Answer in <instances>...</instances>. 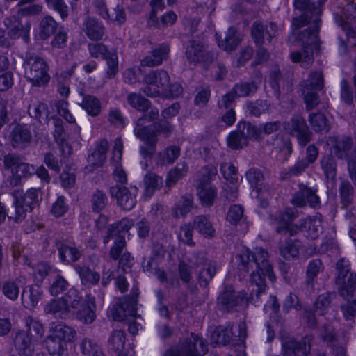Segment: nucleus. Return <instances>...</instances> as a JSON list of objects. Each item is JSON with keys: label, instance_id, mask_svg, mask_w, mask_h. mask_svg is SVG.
Instances as JSON below:
<instances>
[{"label": "nucleus", "instance_id": "nucleus-1", "mask_svg": "<svg viewBox=\"0 0 356 356\" xmlns=\"http://www.w3.org/2000/svg\"><path fill=\"white\" fill-rule=\"evenodd\" d=\"M236 261L241 272L250 273V294L248 296L244 291H236L232 285H225L216 302L218 308L223 312L237 311L238 307L249 302L257 305L266 294V277L272 282L275 279L268 252L262 248H256L254 251L242 249L236 256Z\"/></svg>", "mask_w": 356, "mask_h": 356}, {"label": "nucleus", "instance_id": "nucleus-2", "mask_svg": "<svg viewBox=\"0 0 356 356\" xmlns=\"http://www.w3.org/2000/svg\"><path fill=\"white\" fill-rule=\"evenodd\" d=\"M325 1L318 0V6H316L314 3H311L310 0L293 1L295 8L304 11L301 16L293 18L292 22L293 29H298L306 24H311V26L300 32L296 38L302 42V53L293 51L290 56L293 63H300L303 68H308L312 65L314 47L317 49L319 46L318 34L321 22L320 16L322 13L321 6Z\"/></svg>", "mask_w": 356, "mask_h": 356}, {"label": "nucleus", "instance_id": "nucleus-3", "mask_svg": "<svg viewBox=\"0 0 356 356\" xmlns=\"http://www.w3.org/2000/svg\"><path fill=\"white\" fill-rule=\"evenodd\" d=\"M24 76L33 87H44L50 81L47 61L35 54H26L23 60Z\"/></svg>", "mask_w": 356, "mask_h": 356}, {"label": "nucleus", "instance_id": "nucleus-4", "mask_svg": "<svg viewBox=\"0 0 356 356\" xmlns=\"http://www.w3.org/2000/svg\"><path fill=\"white\" fill-rule=\"evenodd\" d=\"M249 140H261V130L249 122L241 121L238 123L236 129L230 132L227 143L229 147L238 150L248 146Z\"/></svg>", "mask_w": 356, "mask_h": 356}, {"label": "nucleus", "instance_id": "nucleus-5", "mask_svg": "<svg viewBox=\"0 0 356 356\" xmlns=\"http://www.w3.org/2000/svg\"><path fill=\"white\" fill-rule=\"evenodd\" d=\"M336 269L335 284L339 294L343 298L352 297L356 289V273L351 270L349 261L345 259L337 262Z\"/></svg>", "mask_w": 356, "mask_h": 356}, {"label": "nucleus", "instance_id": "nucleus-6", "mask_svg": "<svg viewBox=\"0 0 356 356\" xmlns=\"http://www.w3.org/2000/svg\"><path fill=\"white\" fill-rule=\"evenodd\" d=\"M15 198V221L22 220L25 218L26 213L32 211L35 207L38 206L42 200V194L39 189L31 188L25 193L23 191L17 190L13 192Z\"/></svg>", "mask_w": 356, "mask_h": 356}, {"label": "nucleus", "instance_id": "nucleus-7", "mask_svg": "<svg viewBox=\"0 0 356 356\" xmlns=\"http://www.w3.org/2000/svg\"><path fill=\"white\" fill-rule=\"evenodd\" d=\"M298 210L295 208H287L284 211H279L270 216L271 224L276 226L275 231L280 234L294 236L304 229L303 222L293 225L292 222L298 217Z\"/></svg>", "mask_w": 356, "mask_h": 356}, {"label": "nucleus", "instance_id": "nucleus-8", "mask_svg": "<svg viewBox=\"0 0 356 356\" xmlns=\"http://www.w3.org/2000/svg\"><path fill=\"white\" fill-rule=\"evenodd\" d=\"M170 80L168 73L163 70L151 71L144 77L147 86L143 88V92L148 97H157L160 90L167 91Z\"/></svg>", "mask_w": 356, "mask_h": 356}, {"label": "nucleus", "instance_id": "nucleus-9", "mask_svg": "<svg viewBox=\"0 0 356 356\" xmlns=\"http://www.w3.org/2000/svg\"><path fill=\"white\" fill-rule=\"evenodd\" d=\"M207 346L203 339L191 334L184 342L179 350L170 348L164 356H201L207 352Z\"/></svg>", "mask_w": 356, "mask_h": 356}, {"label": "nucleus", "instance_id": "nucleus-10", "mask_svg": "<svg viewBox=\"0 0 356 356\" xmlns=\"http://www.w3.org/2000/svg\"><path fill=\"white\" fill-rule=\"evenodd\" d=\"M291 202L300 208L305 207L307 204L314 209H318L321 207V202L317 194V189L304 184L298 185V191L293 194Z\"/></svg>", "mask_w": 356, "mask_h": 356}, {"label": "nucleus", "instance_id": "nucleus-11", "mask_svg": "<svg viewBox=\"0 0 356 356\" xmlns=\"http://www.w3.org/2000/svg\"><path fill=\"white\" fill-rule=\"evenodd\" d=\"M185 55L190 64L195 65L197 63H202L205 67L215 60L214 54L207 51L204 47L196 40L188 42Z\"/></svg>", "mask_w": 356, "mask_h": 356}, {"label": "nucleus", "instance_id": "nucleus-12", "mask_svg": "<svg viewBox=\"0 0 356 356\" xmlns=\"http://www.w3.org/2000/svg\"><path fill=\"white\" fill-rule=\"evenodd\" d=\"M282 341V354L283 356H297L301 352L300 356H311V341L309 337L302 338L300 341L293 337H284L280 336Z\"/></svg>", "mask_w": 356, "mask_h": 356}, {"label": "nucleus", "instance_id": "nucleus-13", "mask_svg": "<svg viewBox=\"0 0 356 356\" xmlns=\"http://www.w3.org/2000/svg\"><path fill=\"white\" fill-rule=\"evenodd\" d=\"M191 261L196 266H201L197 275V282L201 287L207 288L217 272V263L214 261H207L202 252H198L194 255Z\"/></svg>", "mask_w": 356, "mask_h": 356}, {"label": "nucleus", "instance_id": "nucleus-14", "mask_svg": "<svg viewBox=\"0 0 356 356\" xmlns=\"http://www.w3.org/2000/svg\"><path fill=\"white\" fill-rule=\"evenodd\" d=\"M286 126L289 134L296 138L301 147H305L312 140L313 134L301 115L293 116Z\"/></svg>", "mask_w": 356, "mask_h": 356}, {"label": "nucleus", "instance_id": "nucleus-15", "mask_svg": "<svg viewBox=\"0 0 356 356\" xmlns=\"http://www.w3.org/2000/svg\"><path fill=\"white\" fill-rule=\"evenodd\" d=\"M137 188L134 191L125 186L115 185L111 186L109 193L112 198H115L117 204L124 210H131L136 204Z\"/></svg>", "mask_w": 356, "mask_h": 356}, {"label": "nucleus", "instance_id": "nucleus-16", "mask_svg": "<svg viewBox=\"0 0 356 356\" xmlns=\"http://www.w3.org/2000/svg\"><path fill=\"white\" fill-rule=\"evenodd\" d=\"M335 20L346 31L348 38H356L352 25L356 21V4L353 1H348L343 6L341 15H335Z\"/></svg>", "mask_w": 356, "mask_h": 356}, {"label": "nucleus", "instance_id": "nucleus-17", "mask_svg": "<svg viewBox=\"0 0 356 356\" xmlns=\"http://www.w3.org/2000/svg\"><path fill=\"white\" fill-rule=\"evenodd\" d=\"M277 26L274 22L264 24L260 21H255L251 26V35L256 45L263 44L264 38L271 42L272 38L276 36Z\"/></svg>", "mask_w": 356, "mask_h": 356}, {"label": "nucleus", "instance_id": "nucleus-18", "mask_svg": "<svg viewBox=\"0 0 356 356\" xmlns=\"http://www.w3.org/2000/svg\"><path fill=\"white\" fill-rule=\"evenodd\" d=\"M55 246L58 252L60 260L64 264H70L76 262L82 255L81 250L67 241L56 239Z\"/></svg>", "mask_w": 356, "mask_h": 356}, {"label": "nucleus", "instance_id": "nucleus-19", "mask_svg": "<svg viewBox=\"0 0 356 356\" xmlns=\"http://www.w3.org/2000/svg\"><path fill=\"white\" fill-rule=\"evenodd\" d=\"M33 340L24 330H19L13 338V345L19 356H33L35 350Z\"/></svg>", "mask_w": 356, "mask_h": 356}, {"label": "nucleus", "instance_id": "nucleus-20", "mask_svg": "<svg viewBox=\"0 0 356 356\" xmlns=\"http://www.w3.org/2000/svg\"><path fill=\"white\" fill-rule=\"evenodd\" d=\"M4 23L8 30V35L10 39L13 40L22 37L25 42H28L30 30L29 24L23 25L15 15L6 18Z\"/></svg>", "mask_w": 356, "mask_h": 356}, {"label": "nucleus", "instance_id": "nucleus-21", "mask_svg": "<svg viewBox=\"0 0 356 356\" xmlns=\"http://www.w3.org/2000/svg\"><path fill=\"white\" fill-rule=\"evenodd\" d=\"M82 31L90 40L94 41L102 40L106 32L101 22L89 16L83 19Z\"/></svg>", "mask_w": 356, "mask_h": 356}, {"label": "nucleus", "instance_id": "nucleus-22", "mask_svg": "<svg viewBox=\"0 0 356 356\" xmlns=\"http://www.w3.org/2000/svg\"><path fill=\"white\" fill-rule=\"evenodd\" d=\"M170 47L167 44H161L152 49L149 54L141 60V65L155 67L162 64L163 60L168 58Z\"/></svg>", "mask_w": 356, "mask_h": 356}, {"label": "nucleus", "instance_id": "nucleus-23", "mask_svg": "<svg viewBox=\"0 0 356 356\" xmlns=\"http://www.w3.org/2000/svg\"><path fill=\"white\" fill-rule=\"evenodd\" d=\"M12 145L14 147L24 148L32 140V134L25 124H17L10 135Z\"/></svg>", "mask_w": 356, "mask_h": 356}, {"label": "nucleus", "instance_id": "nucleus-24", "mask_svg": "<svg viewBox=\"0 0 356 356\" xmlns=\"http://www.w3.org/2000/svg\"><path fill=\"white\" fill-rule=\"evenodd\" d=\"M81 97V101L79 105L92 117L98 116L101 113V102L99 99L94 95L86 93L83 90L79 92Z\"/></svg>", "mask_w": 356, "mask_h": 356}, {"label": "nucleus", "instance_id": "nucleus-25", "mask_svg": "<svg viewBox=\"0 0 356 356\" xmlns=\"http://www.w3.org/2000/svg\"><path fill=\"white\" fill-rule=\"evenodd\" d=\"M133 225L132 220L124 218L121 220L111 225L106 231V234L103 237V243L107 244L111 238H115L120 236H124Z\"/></svg>", "mask_w": 356, "mask_h": 356}, {"label": "nucleus", "instance_id": "nucleus-26", "mask_svg": "<svg viewBox=\"0 0 356 356\" xmlns=\"http://www.w3.org/2000/svg\"><path fill=\"white\" fill-rule=\"evenodd\" d=\"M136 315V308L132 301H125L113 307V318L115 321L126 322L129 318H135Z\"/></svg>", "mask_w": 356, "mask_h": 356}, {"label": "nucleus", "instance_id": "nucleus-27", "mask_svg": "<svg viewBox=\"0 0 356 356\" xmlns=\"http://www.w3.org/2000/svg\"><path fill=\"white\" fill-rule=\"evenodd\" d=\"M24 280V277H19L15 280L4 282L1 287L3 294L12 301L16 300L19 297L20 289L26 284Z\"/></svg>", "mask_w": 356, "mask_h": 356}, {"label": "nucleus", "instance_id": "nucleus-28", "mask_svg": "<svg viewBox=\"0 0 356 356\" xmlns=\"http://www.w3.org/2000/svg\"><path fill=\"white\" fill-rule=\"evenodd\" d=\"M95 298L88 296L86 302L76 312V318L84 324H90L95 319Z\"/></svg>", "mask_w": 356, "mask_h": 356}, {"label": "nucleus", "instance_id": "nucleus-29", "mask_svg": "<svg viewBox=\"0 0 356 356\" xmlns=\"http://www.w3.org/2000/svg\"><path fill=\"white\" fill-rule=\"evenodd\" d=\"M193 195L191 193H186L181 196L180 200L172 209V214L175 218L184 217L193 208Z\"/></svg>", "mask_w": 356, "mask_h": 356}, {"label": "nucleus", "instance_id": "nucleus-30", "mask_svg": "<svg viewBox=\"0 0 356 356\" xmlns=\"http://www.w3.org/2000/svg\"><path fill=\"white\" fill-rule=\"evenodd\" d=\"M44 312L47 315L60 318H65L70 313L61 298H54L48 302L44 307Z\"/></svg>", "mask_w": 356, "mask_h": 356}, {"label": "nucleus", "instance_id": "nucleus-31", "mask_svg": "<svg viewBox=\"0 0 356 356\" xmlns=\"http://www.w3.org/2000/svg\"><path fill=\"white\" fill-rule=\"evenodd\" d=\"M108 148V142L106 140H102L93 152L89 154L88 163L95 168L102 166L106 160Z\"/></svg>", "mask_w": 356, "mask_h": 356}, {"label": "nucleus", "instance_id": "nucleus-32", "mask_svg": "<svg viewBox=\"0 0 356 356\" xmlns=\"http://www.w3.org/2000/svg\"><path fill=\"white\" fill-rule=\"evenodd\" d=\"M193 228L204 237L212 238L215 234V229L209 216H196L193 220Z\"/></svg>", "mask_w": 356, "mask_h": 356}, {"label": "nucleus", "instance_id": "nucleus-33", "mask_svg": "<svg viewBox=\"0 0 356 356\" xmlns=\"http://www.w3.org/2000/svg\"><path fill=\"white\" fill-rule=\"evenodd\" d=\"M180 156V148L175 145L166 147L163 152L156 155L155 161L157 165L172 164Z\"/></svg>", "mask_w": 356, "mask_h": 356}, {"label": "nucleus", "instance_id": "nucleus-34", "mask_svg": "<svg viewBox=\"0 0 356 356\" xmlns=\"http://www.w3.org/2000/svg\"><path fill=\"white\" fill-rule=\"evenodd\" d=\"M134 135L146 145H156L158 137L152 126L135 124Z\"/></svg>", "mask_w": 356, "mask_h": 356}, {"label": "nucleus", "instance_id": "nucleus-35", "mask_svg": "<svg viewBox=\"0 0 356 356\" xmlns=\"http://www.w3.org/2000/svg\"><path fill=\"white\" fill-rule=\"evenodd\" d=\"M125 343V334L122 330H113L108 339V346L109 349L118 353V356H133L127 353H120Z\"/></svg>", "mask_w": 356, "mask_h": 356}, {"label": "nucleus", "instance_id": "nucleus-36", "mask_svg": "<svg viewBox=\"0 0 356 356\" xmlns=\"http://www.w3.org/2000/svg\"><path fill=\"white\" fill-rule=\"evenodd\" d=\"M144 195L151 197L155 191L163 186V178L154 172L147 173L143 178Z\"/></svg>", "mask_w": 356, "mask_h": 356}, {"label": "nucleus", "instance_id": "nucleus-37", "mask_svg": "<svg viewBox=\"0 0 356 356\" xmlns=\"http://www.w3.org/2000/svg\"><path fill=\"white\" fill-rule=\"evenodd\" d=\"M28 113L29 115L35 120L42 122H49V111L48 106L44 102L40 101H34L29 106Z\"/></svg>", "mask_w": 356, "mask_h": 356}, {"label": "nucleus", "instance_id": "nucleus-38", "mask_svg": "<svg viewBox=\"0 0 356 356\" xmlns=\"http://www.w3.org/2000/svg\"><path fill=\"white\" fill-rule=\"evenodd\" d=\"M233 325L229 323L225 326H219L211 335L212 340L219 345H227L231 343L234 334Z\"/></svg>", "mask_w": 356, "mask_h": 356}, {"label": "nucleus", "instance_id": "nucleus-39", "mask_svg": "<svg viewBox=\"0 0 356 356\" xmlns=\"http://www.w3.org/2000/svg\"><path fill=\"white\" fill-rule=\"evenodd\" d=\"M74 269L83 285H96L99 282L100 275L88 266L76 265Z\"/></svg>", "mask_w": 356, "mask_h": 356}, {"label": "nucleus", "instance_id": "nucleus-40", "mask_svg": "<svg viewBox=\"0 0 356 356\" xmlns=\"http://www.w3.org/2000/svg\"><path fill=\"white\" fill-rule=\"evenodd\" d=\"M42 292L38 288L29 286V289H23L22 293V302L24 307L31 309L34 308L41 298Z\"/></svg>", "mask_w": 356, "mask_h": 356}, {"label": "nucleus", "instance_id": "nucleus-41", "mask_svg": "<svg viewBox=\"0 0 356 356\" xmlns=\"http://www.w3.org/2000/svg\"><path fill=\"white\" fill-rule=\"evenodd\" d=\"M61 298L69 309V312L71 309H76L83 306V304L87 300V299L84 300L81 292L74 288L70 289Z\"/></svg>", "mask_w": 356, "mask_h": 356}, {"label": "nucleus", "instance_id": "nucleus-42", "mask_svg": "<svg viewBox=\"0 0 356 356\" xmlns=\"http://www.w3.org/2000/svg\"><path fill=\"white\" fill-rule=\"evenodd\" d=\"M187 171L188 168L185 162L178 163L177 165L168 173L165 180V186L170 188L175 186L180 179L186 175Z\"/></svg>", "mask_w": 356, "mask_h": 356}, {"label": "nucleus", "instance_id": "nucleus-43", "mask_svg": "<svg viewBox=\"0 0 356 356\" xmlns=\"http://www.w3.org/2000/svg\"><path fill=\"white\" fill-rule=\"evenodd\" d=\"M241 37L237 33L235 26L229 28L225 38L221 42L219 46L222 47L226 51H232L236 49L241 42Z\"/></svg>", "mask_w": 356, "mask_h": 356}, {"label": "nucleus", "instance_id": "nucleus-44", "mask_svg": "<svg viewBox=\"0 0 356 356\" xmlns=\"http://www.w3.org/2000/svg\"><path fill=\"white\" fill-rule=\"evenodd\" d=\"M302 88L322 90L324 87V77L321 70L311 71L307 80L300 83Z\"/></svg>", "mask_w": 356, "mask_h": 356}, {"label": "nucleus", "instance_id": "nucleus-45", "mask_svg": "<svg viewBox=\"0 0 356 356\" xmlns=\"http://www.w3.org/2000/svg\"><path fill=\"white\" fill-rule=\"evenodd\" d=\"M321 168L327 179L333 180L337 175V161L331 155H324L320 161Z\"/></svg>", "mask_w": 356, "mask_h": 356}, {"label": "nucleus", "instance_id": "nucleus-46", "mask_svg": "<svg viewBox=\"0 0 356 356\" xmlns=\"http://www.w3.org/2000/svg\"><path fill=\"white\" fill-rule=\"evenodd\" d=\"M58 28V23L49 15L43 17L40 23V37L46 40L54 35Z\"/></svg>", "mask_w": 356, "mask_h": 356}, {"label": "nucleus", "instance_id": "nucleus-47", "mask_svg": "<svg viewBox=\"0 0 356 356\" xmlns=\"http://www.w3.org/2000/svg\"><path fill=\"white\" fill-rule=\"evenodd\" d=\"M245 106L246 113L249 115L254 117H259L261 114L266 113L270 107L268 102L264 99L248 101Z\"/></svg>", "mask_w": 356, "mask_h": 356}, {"label": "nucleus", "instance_id": "nucleus-48", "mask_svg": "<svg viewBox=\"0 0 356 356\" xmlns=\"http://www.w3.org/2000/svg\"><path fill=\"white\" fill-rule=\"evenodd\" d=\"M309 120L312 129L316 132H327L330 130L328 120L322 113H310Z\"/></svg>", "mask_w": 356, "mask_h": 356}, {"label": "nucleus", "instance_id": "nucleus-49", "mask_svg": "<svg viewBox=\"0 0 356 356\" xmlns=\"http://www.w3.org/2000/svg\"><path fill=\"white\" fill-rule=\"evenodd\" d=\"M25 323L26 330L24 331L29 334V337H31V339L37 341L43 336L44 329L38 321L31 316H27L25 319Z\"/></svg>", "mask_w": 356, "mask_h": 356}, {"label": "nucleus", "instance_id": "nucleus-50", "mask_svg": "<svg viewBox=\"0 0 356 356\" xmlns=\"http://www.w3.org/2000/svg\"><path fill=\"white\" fill-rule=\"evenodd\" d=\"M353 140L350 137L343 136L335 140L332 145V152L339 159H343L347 155V152L352 148Z\"/></svg>", "mask_w": 356, "mask_h": 356}, {"label": "nucleus", "instance_id": "nucleus-51", "mask_svg": "<svg viewBox=\"0 0 356 356\" xmlns=\"http://www.w3.org/2000/svg\"><path fill=\"white\" fill-rule=\"evenodd\" d=\"M197 193L202 204L211 207L217 196V190L211 184L198 186Z\"/></svg>", "mask_w": 356, "mask_h": 356}, {"label": "nucleus", "instance_id": "nucleus-52", "mask_svg": "<svg viewBox=\"0 0 356 356\" xmlns=\"http://www.w3.org/2000/svg\"><path fill=\"white\" fill-rule=\"evenodd\" d=\"M300 242L288 240L280 246V254L286 259L297 258L299 254Z\"/></svg>", "mask_w": 356, "mask_h": 356}, {"label": "nucleus", "instance_id": "nucleus-53", "mask_svg": "<svg viewBox=\"0 0 356 356\" xmlns=\"http://www.w3.org/2000/svg\"><path fill=\"white\" fill-rule=\"evenodd\" d=\"M339 195L343 208H347L353 200L354 188L347 180L342 181L339 184Z\"/></svg>", "mask_w": 356, "mask_h": 356}, {"label": "nucleus", "instance_id": "nucleus-54", "mask_svg": "<svg viewBox=\"0 0 356 356\" xmlns=\"http://www.w3.org/2000/svg\"><path fill=\"white\" fill-rule=\"evenodd\" d=\"M52 334H54V337L59 339L63 343L65 342L72 341L76 332L72 327L67 326L65 324H58L56 325Z\"/></svg>", "mask_w": 356, "mask_h": 356}, {"label": "nucleus", "instance_id": "nucleus-55", "mask_svg": "<svg viewBox=\"0 0 356 356\" xmlns=\"http://www.w3.org/2000/svg\"><path fill=\"white\" fill-rule=\"evenodd\" d=\"M301 94L306 105V110L310 111L316 108L320 103V97L317 92L318 90L310 89V88L300 87Z\"/></svg>", "mask_w": 356, "mask_h": 356}, {"label": "nucleus", "instance_id": "nucleus-56", "mask_svg": "<svg viewBox=\"0 0 356 356\" xmlns=\"http://www.w3.org/2000/svg\"><path fill=\"white\" fill-rule=\"evenodd\" d=\"M69 286L68 281L63 275L56 274L52 277L49 286V293L53 296H57L66 291Z\"/></svg>", "mask_w": 356, "mask_h": 356}, {"label": "nucleus", "instance_id": "nucleus-57", "mask_svg": "<svg viewBox=\"0 0 356 356\" xmlns=\"http://www.w3.org/2000/svg\"><path fill=\"white\" fill-rule=\"evenodd\" d=\"M258 86L255 81L241 82L236 84L232 89L237 97H249L253 95L257 90Z\"/></svg>", "mask_w": 356, "mask_h": 356}, {"label": "nucleus", "instance_id": "nucleus-58", "mask_svg": "<svg viewBox=\"0 0 356 356\" xmlns=\"http://www.w3.org/2000/svg\"><path fill=\"white\" fill-rule=\"evenodd\" d=\"M65 345L59 339L54 337V334L47 337L45 340L46 348L52 356H61L65 351Z\"/></svg>", "mask_w": 356, "mask_h": 356}, {"label": "nucleus", "instance_id": "nucleus-59", "mask_svg": "<svg viewBox=\"0 0 356 356\" xmlns=\"http://www.w3.org/2000/svg\"><path fill=\"white\" fill-rule=\"evenodd\" d=\"M323 270V264L320 259H316L312 260L307 269L306 284L308 286H313L314 282L316 279L318 273Z\"/></svg>", "mask_w": 356, "mask_h": 356}, {"label": "nucleus", "instance_id": "nucleus-60", "mask_svg": "<svg viewBox=\"0 0 356 356\" xmlns=\"http://www.w3.org/2000/svg\"><path fill=\"white\" fill-rule=\"evenodd\" d=\"M129 105L139 111H145L151 106L150 102L140 94L131 93L127 97Z\"/></svg>", "mask_w": 356, "mask_h": 356}, {"label": "nucleus", "instance_id": "nucleus-61", "mask_svg": "<svg viewBox=\"0 0 356 356\" xmlns=\"http://www.w3.org/2000/svg\"><path fill=\"white\" fill-rule=\"evenodd\" d=\"M217 175V169L212 165L203 167L198 172V186L210 185V181Z\"/></svg>", "mask_w": 356, "mask_h": 356}, {"label": "nucleus", "instance_id": "nucleus-62", "mask_svg": "<svg viewBox=\"0 0 356 356\" xmlns=\"http://www.w3.org/2000/svg\"><path fill=\"white\" fill-rule=\"evenodd\" d=\"M108 198L106 195L100 190H96L91 197V207L94 212L99 213L106 207Z\"/></svg>", "mask_w": 356, "mask_h": 356}, {"label": "nucleus", "instance_id": "nucleus-63", "mask_svg": "<svg viewBox=\"0 0 356 356\" xmlns=\"http://www.w3.org/2000/svg\"><path fill=\"white\" fill-rule=\"evenodd\" d=\"M332 296L334 295L331 293L318 296L314 304L315 312L320 315H324L330 307Z\"/></svg>", "mask_w": 356, "mask_h": 356}, {"label": "nucleus", "instance_id": "nucleus-64", "mask_svg": "<svg viewBox=\"0 0 356 356\" xmlns=\"http://www.w3.org/2000/svg\"><path fill=\"white\" fill-rule=\"evenodd\" d=\"M111 240L113 241V243L111 248L109 256L113 260L117 261L120 259L121 254H123V251L126 248L125 237L120 236L115 238H111Z\"/></svg>", "mask_w": 356, "mask_h": 356}]
</instances>
